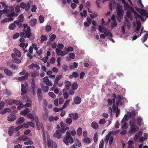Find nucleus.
<instances>
[{
    "label": "nucleus",
    "instance_id": "nucleus-1",
    "mask_svg": "<svg viewBox=\"0 0 148 148\" xmlns=\"http://www.w3.org/2000/svg\"><path fill=\"white\" fill-rule=\"evenodd\" d=\"M66 136L64 138L63 141L67 145L69 142L70 143H72L73 142V140L72 137L71 136V134L72 136H74V130H72L71 131H68L66 133Z\"/></svg>",
    "mask_w": 148,
    "mask_h": 148
},
{
    "label": "nucleus",
    "instance_id": "nucleus-2",
    "mask_svg": "<svg viewBox=\"0 0 148 148\" xmlns=\"http://www.w3.org/2000/svg\"><path fill=\"white\" fill-rule=\"evenodd\" d=\"M23 26L24 29L23 32L21 33L22 36L25 38H30L31 35L30 27L27 24H24Z\"/></svg>",
    "mask_w": 148,
    "mask_h": 148
},
{
    "label": "nucleus",
    "instance_id": "nucleus-3",
    "mask_svg": "<svg viewBox=\"0 0 148 148\" xmlns=\"http://www.w3.org/2000/svg\"><path fill=\"white\" fill-rule=\"evenodd\" d=\"M21 127H17L14 128V127H12L10 128L8 131V133L9 135L10 136H11L13 133H15V131H18L21 128Z\"/></svg>",
    "mask_w": 148,
    "mask_h": 148
},
{
    "label": "nucleus",
    "instance_id": "nucleus-4",
    "mask_svg": "<svg viewBox=\"0 0 148 148\" xmlns=\"http://www.w3.org/2000/svg\"><path fill=\"white\" fill-rule=\"evenodd\" d=\"M18 14H16L14 12H13L11 13H8L7 14L6 16L8 17H10L8 18V21H13L14 19L13 17L14 16H17Z\"/></svg>",
    "mask_w": 148,
    "mask_h": 148
},
{
    "label": "nucleus",
    "instance_id": "nucleus-5",
    "mask_svg": "<svg viewBox=\"0 0 148 148\" xmlns=\"http://www.w3.org/2000/svg\"><path fill=\"white\" fill-rule=\"evenodd\" d=\"M56 51L58 56H63L66 54V53L65 52L64 49L63 51L59 49L58 48H56Z\"/></svg>",
    "mask_w": 148,
    "mask_h": 148
},
{
    "label": "nucleus",
    "instance_id": "nucleus-6",
    "mask_svg": "<svg viewBox=\"0 0 148 148\" xmlns=\"http://www.w3.org/2000/svg\"><path fill=\"white\" fill-rule=\"evenodd\" d=\"M43 81L46 85L49 86H51L53 84L52 83L49 81L47 76H46L43 78Z\"/></svg>",
    "mask_w": 148,
    "mask_h": 148
},
{
    "label": "nucleus",
    "instance_id": "nucleus-7",
    "mask_svg": "<svg viewBox=\"0 0 148 148\" xmlns=\"http://www.w3.org/2000/svg\"><path fill=\"white\" fill-rule=\"evenodd\" d=\"M28 86V84H26V85L22 84H21V91L22 92L21 94L23 95L26 93V87Z\"/></svg>",
    "mask_w": 148,
    "mask_h": 148
},
{
    "label": "nucleus",
    "instance_id": "nucleus-8",
    "mask_svg": "<svg viewBox=\"0 0 148 148\" xmlns=\"http://www.w3.org/2000/svg\"><path fill=\"white\" fill-rule=\"evenodd\" d=\"M28 67L29 69H33L34 67H35L37 70H39L40 69V67L38 64L34 63H32L29 65Z\"/></svg>",
    "mask_w": 148,
    "mask_h": 148
},
{
    "label": "nucleus",
    "instance_id": "nucleus-9",
    "mask_svg": "<svg viewBox=\"0 0 148 148\" xmlns=\"http://www.w3.org/2000/svg\"><path fill=\"white\" fill-rule=\"evenodd\" d=\"M61 133L60 130H57L56 132L54 134L53 136L55 137H56L58 139H60L61 138L62 136V134Z\"/></svg>",
    "mask_w": 148,
    "mask_h": 148
},
{
    "label": "nucleus",
    "instance_id": "nucleus-10",
    "mask_svg": "<svg viewBox=\"0 0 148 148\" xmlns=\"http://www.w3.org/2000/svg\"><path fill=\"white\" fill-rule=\"evenodd\" d=\"M37 23V20L36 18L31 20L29 22V24L32 27L35 26Z\"/></svg>",
    "mask_w": 148,
    "mask_h": 148
},
{
    "label": "nucleus",
    "instance_id": "nucleus-11",
    "mask_svg": "<svg viewBox=\"0 0 148 148\" xmlns=\"http://www.w3.org/2000/svg\"><path fill=\"white\" fill-rule=\"evenodd\" d=\"M49 144H47L49 148H56V143L53 141L52 140H51Z\"/></svg>",
    "mask_w": 148,
    "mask_h": 148
},
{
    "label": "nucleus",
    "instance_id": "nucleus-12",
    "mask_svg": "<svg viewBox=\"0 0 148 148\" xmlns=\"http://www.w3.org/2000/svg\"><path fill=\"white\" fill-rule=\"evenodd\" d=\"M16 119V116L15 115L10 114L8 116V120L9 121H13Z\"/></svg>",
    "mask_w": 148,
    "mask_h": 148
},
{
    "label": "nucleus",
    "instance_id": "nucleus-13",
    "mask_svg": "<svg viewBox=\"0 0 148 148\" xmlns=\"http://www.w3.org/2000/svg\"><path fill=\"white\" fill-rule=\"evenodd\" d=\"M31 76L33 77H36L39 75V71H34L30 73Z\"/></svg>",
    "mask_w": 148,
    "mask_h": 148
},
{
    "label": "nucleus",
    "instance_id": "nucleus-14",
    "mask_svg": "<svg viewBox=\"0 0 148 148\" xmlns=\"http://www.w3.org/2000/svg\"><path fill=\"white\" fill-rule=\"evenodd\" d=\"M14 51L17 57L18 58H20L21 57V54L19 50L15 48L14 49Z\"/></svg>",
    "mask_w": 148,
    "mask_h": 148
},
{
    "label": "nucleus",
    "instance_id": "nucleus-15",
    "mask_svg": "<svg viewBox=\"0 0 148 148\" xmlns=\"http://www.w3.org/2000/svg\"><path fill=\"white\" fill-rule=\"evenodd\" d=\"M5 74L7 76H11L13 75V73L10 70L5 69L4 70Z\"/></svg>",
    "mask_w": 148,
    "mask_h": 148
},
{
    "label": "nucleus",
    "instance_id": "nucleus-16",
    "mask_svg": "<svg viewBox=\"0 0 148 148\" xmlns=\"http://www.w3.org/2000/svg\"><path fill=\"white\" fill-rule=\"evenodd\" d=\"M28 139V138L27 136H25V135H22L21 136L19 137L18 138V140L20 141L23 140V141H26Z\"/></svg>",
    "mask_w": 148,
    "mask_h": 148
},
{
    "label": "nucleus",
    "instance_id": "nucleus-17",
    "mask_svg": "<svg viewBox=\"0 0 148 148\" xmlns=\"http://www.w3.org/2000/svg\"><path fill=\"white\" fill-rule=\"evenodd\" d=\"M29 109L26 108L25 110L21 112V114L22 115H25L29 112Z\"/></svg>",
    "mask_w": 148,
    "mask_h": 148
},
{
    "label": "nucleus",
    "instance_id": "nucleus-18",
    "mask_svg": "<svg viewBox=\"0 0 148 148\" xmlns=\"http://www.w3.org/2000/svg\"><path fill=\"white\" fill-rule=\"evenodd\" d=\"M28 77V73H27L25 76L18 78L17 79L19 81H22L27 79Z\"/></svg>",
    "mask_w": 148,
    "mask_h": 148
},
{
    "label": "nucleus",
    "instance_id": "nucleus-19",
    "mask_svg": "<svg viewBox=\"0 0 148 148\" xmlns=\"http://www.w3.org/2000/svg\"><path fill=\"white\" fill-rule=\"evenodd\" d=\"M65 87L66 89L69 90V87L71 85V83L69 81H65Z\"/></svg>",
    "mask_w": 148,
    "mask_h": 148
},
{
    "label": "nucleus",
    "instance_id": "nucleus-20",
    "mask_svg": "<svg viewBox=\"0 0 148 148\" xmlns=\"http://www.w3.org/2000/svg\"><path fill=\"white\" fill-rule=\"evenodd\" d=\"M29 139H28V140L27 141L25 142L24 143V144L25 145H32L34 144V142L30 140V138H28Z\"/></svg>",
    "mask_w": 148,
    "mask_h": 148
},
{
    "label": "nucleus",
    "instance_id": "nucleus-21",
    "mask_svg": "<svg viewBox=\"0 0 148 148\" xmlns=\"http://www.w3.org/2000/svg\"><path fill=\"white\" fill-rule=\"evenodd\" d=\"M41 88L44 92H47L48 91L49 87L46 86L41 85Z\"/></svg>",
    "mask_w": 148,
    "mask_h": 148
},
{
    "label": "nucleus",
    "instance_id": "nucleus-22",
    "mask_svg": "<svg viewBox=\"0 0 148 148\" xmlns=\"http://www.w3.org/2000/svg\"><path fill=\"white\" fill-rule=\"evenodd\" d=\"M64 50L65 52L66 53V54L70 51H73V48L71 47H65L64 48Z\"/></svg>",
    "mask_w": 148,
    "mask_h": 148
},
{
    "label": "nucleus",
    "instance_id": "nucleus-23",
    "mask_svg": "<svg viewBox=\"0 0 148 148\" xmlns=\"http://www.w3.org/2000/svg\"><path fill=\"white\" fill-rule=\"evenodd\" d=\"M40 42L41 43H42L44 41H46L47 40V37L44 35H42L41 37Z\"/></svg>",
    "mask_w": 148,
    "mask_h": 148
},
{
    "label": "nucleus",
    "instance_id": "nucleus-24",
    "mask_svg": "<svg viewBox=\"0 0 148 148\" xmlns=\"http://www.w3.org/2000/svg\"><path fill=\"white\" fill-rule=\"evenodd\" d=\"M4 7V9L3 10H2V11H3V13L8 14V12L10 11L8 9V5H5Z\"/></svg>",
    "mask_w": 148,
    "mask_h": 148
},
{
    "label": "nucleus",
    "instance_id": "nucleus-25",
    "mask_svg": "<svg viewBox=\"0 0 148 148\" xmlns=\"http://www.w3.org/2000/svg\"><path fill=\"white\" fill-rule=\"evenodd\" d=\"M24 121V119L23 117H21L19 118L16 121V123L17 124H20L23 122Z\"/></svg>",
    "mask_w": 148,
    "mask_h": 148
},
{
    "label": "nucleus",
    "instance_id": "nucleus-26",
    "mask_svg": "<svg viewBox=\"0 0 148 148\" xmlns=\"http://www.w3.org/2000/svg\"><path fill=\"white\" fill-rule=\"evenodd\" d=\"M16 27V25L14 23L10 24L9 26V28L10 29L14 30Z\"/></svg>",
    "mask_w": 148,
    "mask_h": 148
},
{
    "label": "nucleus",
    "instance_id": "nucleus-27",
    "mask_svg": "<svg viewBox=\"0 0 148 148\" xmlns=\"http://www.w3.org/2000/svg\"><path fill=\"white\" fill-rule=\"evenodd\" d=\"M10 66L13 70H16L18 69V67L12 63H10L9 64Z\"/></svg>",
    "mask_w": 148,
    "mask_h": 148
},
{
    "label": "nucleus",
    "instance_id": "nucleus-28",
    "mask_svg": "<svg viewBox=\"0 0 148 148\" xmlns=\"http://www.w3.org/2000/svg\"><path fill=\"white\" fill-rule=\"evenodd\" d=\"M12 61L14 63L17 64H19L21 62V60L20 59L17 58V57L16 58L13 59Z\"/></svg>",
    "mask_w": 148,
    "mask_h": 148
},
{
    "label": "nucleus",
    "instance_id": "nucleus-29",
    "mask_svg": "<svg viewBox=\"0 0 148 148\" xmlns=\"http://www.w3.org/2000/svg\"><path fill=\"white\" fill-rule=\"evenodd\" d=\"M51 35H50L49 40L51 41H53L56 38V36L54 34H53L51 36Z\"/></svg>",
    "mask_w": 148,
    "mask_h": 148
},
{
    "label": "nucleus",
    "instance_id": "nucleus-30",
    "mask_svg": "<svg viewBox=\"0 0 148 148\" xmlns=\"http://www.w3.org/2000/svg\"><path fill=\"white\" fill-rule=\"evenodd\" d=\"M18 20L21 22H23L24 21V17L22 14H21L18 17Z\"/></svg>",
    "mask_w": 148,
    "mask_h": 148
},
{
    "label": "nucleus",
    "instance_id": "nucleus-31",
    "mask_svg": "<svg viewBox=\"0 0 148 148\" xmlns=\"http://www.w3.org/2000/svg\"><path fill=\"white\" fill-rule=\"evenodd\" d=\"M14 103L17 105H21L23 104L21 101L18 100H14Z\"/></svg>",
    "mask_w": 148,
    "mask_h": 148
},
{
    "label": "nucleus",
    "instance_id": "nucleus-32",
    "mask_svg": "<svg viewBox=\"0 0 148 148\" xmlns=\"http://www.w3.org/2000/svg\"><path fill=\"white\" fill-rule=\"evenodd\" d=\"M41 129L42 130V131L43 132V140L45 142H46L45 135V132L44 131V127L42 125H41Z\"/></svg>",
    "mask_w": 148,
    "mask_h": 148
},
{
    "label": "nucleus",
    "instance_id": "nucleus-33",
    "mask_svg": "<svg viewBox=\"0 0 148 148\" xmlns=\"http://www.w3.org/2000/svg\"><path fill=\"white\" fill-rule=\"evenodd\" d=\"M39 20L40 23H42L44 22V17L42 15H40L39 17Z\"/></svg>",
    "mask_w": 148,
    "mask_h": 148
},
{
    "label": "nucleus",
    "instance_id": "nucleus-34",
    "mask_svg": "<svg viewBox=\"0 0 148 148\" xmlns=\"http://www.w3.org/2000/svg\"><path fill=\"white\" fill-rule=\"evenodd\" d=\"M72 90H70L69 91V94L70 95H72L74 93L73 90L74 89V83H73L72 85Z\"/></svg>",
    "mask_w": 148,
    "mask_h": 148
},
{
    "label": "nucleus",
    "instance_id": "nucleus-35",
    "mask_svg": "<svg viewBox=\"0 0 148 148\" xmlns=\"http://www.w3.org/2000/svg\"><path fill=\"white\" fill-rule=\"evenodd\" d=\"M48 95L49 96L53 99H55L56 98V95L53 92H49L48 93Z\"/></svg>",
    "mask_w": 148,
    "mask_h": 148
},
{
    "label": "nucleus",
    "instance_id": "nucleus-36",
    "mask_svg": "<svg viewBox=\"0 0 148 148\" xmlns=\"http://www.w3.org/2000/svg\"><path fill=\"white\" fill-rule=\"evenodd\" d=\"M72 120L71 118L67 119L66 120V122L68 124H70L72 122Z\"/></svg>",
    "mask_w": 148,
    "mask_h": 148
},
{
    "label": "nucleus",
    "instance_id": "nucleus-37",
    "mask_svg": "<svg viewBox=\"0 0 148 148\" xmlns=\"http://www.w3.org/2000/svg\"><path fill=\"white\" fill-rule=\"evenodd\" d=\"M14 23L16 24L17 25L19 26V27H21L22 25V22H21L19 20H16L14 21Z\"/></svg>",
    "mask_w": 148,
    "mask_h": 148
},
{
    "label": "nucleus",
    "instance_id": "nucleus-38",
    "mask_svg": "<svg viewBox=\"0 0 148 148\" xmlns=\"http://www.w3.org/2000/svg\"><path fill=\"white\" fill-rule=\"evenodd\" d=\"M62 60V58L61 57H58L57 59V61L58 62V66H60L61 65L60 62Z\"/></svg>",
    "mask_w": 148,
    "mask_h": 148
},
{
    "label": "nucleus",
    "instance_id": "nucleus-39",
    "mask_svg": "<svg viewBox=\"0 0 148 148\" xmlns=\"http://www.w3.org/2000/svg\"><path fill=\"white\" fill-rule=\"evenodd\" d=\"M27 116L29 118L31 119H34L35 118V116L31 114H29L27 115Z\"/></svg>",
    "mask_w": 148,
    "mask_h": 148
},
{
    "label": "nucleus",
    "instance_id": "nucleus-40",
    "mask_svg": "<svg viewBox=\"0 0 148 148\" xmlns=\"http://www.w3.org/2000/svg\"><path fill=\"white\" fill-rule=\"evenodd\" d=\"M57 47L59 49H62L64 47V45L61 43L58 44L57 45Z\"/></svg>",
    "mask_w": 148,
    "mask_h": 148
},
{
    "label": "nucleus",
    "instance_id": "nucleus-41",
    "mask_svg": "<svg viewBox=\"0 0 148 148\" xmlns=\"http://www.w3.org/2000/svg\"><path fill=\"white\" fill-rule=\"evenodd\" d=\"M51 27L50 25H47L45 28L46 31L49 32L51 30Z\"/></svg>",
    "mask_w": 148,
    "mask_h": 148
},
{
    "label": "nucleus",
    "instance_id": "nucleus-42",
    "mask_svg": "<svg viewBox=\"0 0 148 148\" xmlns=\"http://www.w3.org/2000/svg\"><path fill=\"white\" fill-rule=\"evenodd\" d=\"M69 100H67L66 101L64 104L63 106V107L64 108H66L67 106L69 104Z\"/></svg>",
    "mask_w": 148,
    "mask_h": 148
},
{
    "label": "nucleus",
    "instance_id": "nucleus-43",
    "mask_svg": "<svg viewBox=\"0 0 148 148\" xmlns=\"http://www.w3.org/2000/svg\"><path fill=\"white\" fill-rule=\"evenodd\" d=\"M18 127H21V128H24L25 127L28 128L29 127V124L28 123L24 124L22 125L19 126Z\"/></svg>",
    "mask_w": 148,
    "mask_h": 148
},
{
    "label": "nucleus",
    "instance_id": "nucleus-44",
    "mask_svg": "<svg viewBox=\"0 0 148 148\" xmlns=\"http://www.w3.org/2000/svg\"><path fill=\"white\" fill-rule=\"evenodd\" d=\"M15 10L16 12H18L20 11V6L18 5H17L15 8Z\"/></svg>",
    "mask_w": 148,
    "mask_h": 148
},
{
    "label": "nucleus",
    "instance_id": "nucleus-45",
    "mask_svg": "<svg viewBox=\"0 0 148 148\" xmlns=\"http://www.w3.org/2000/svg\"><path fill=\"white\" fill-rule=\"evenodd\" d=\"M36 9L37 8L36 6L35 5H34L32 7L31 10L32 12H35L36 11Z\"/></svg>",
    "mask_w": 148,
    "mask_h": 148
},
{
    "label": "nucleus",
    "instance_id": "nucleus-46",
    "mask_svg": "<svg viewBox=\"0 0 148 148\" xmlns=\"http://www.w3.org/2000/svg\"><path fill=\"white\" fill-rule=\"evenodd\" d=\"M20 6L21 8L24 9L25 8L26 5L24 3L22 2L20 4Z\"/></svg>",
    "mask_w": 148,
    "mask_h": 148
},
{
    "label": "nucleus",
    "instance_id": "nucleus-47",
    "mask_svg": "<svg viewBox=\"0 0 148 148\" xmlns=\"http://www.w3.org/2000/svg\"><path fill=\"white\" fill-rule=\"evenodd\" d=\"M19 33H17L15 34L13 36V39H16L19 36Z\"/></svg>",
    "mask_w": 148,
    "mask_h": 148
},
{
    "label": "nucleus",
    "instance_id": "nucleus-48",
    "mask_svg": "<svg viewBox=\"0 0 148 148\" xmlns=\"http://www.w3.org/2000/svg\"><path fill=\"white\" fill-rule=\"evenodd\" d=\"M63 95L64 97V98L65 99H67L69 97V95L67 92H64L63 93Z\"/></svg>",
    "mask_w": 148,
    "mask_h": 148
},
{
    "label": "nucleus",
    "instance_id": "nucleus-49",
    "mask_svg": "<svg viewBox=\"0 0 148 148\" xmlns=\"http://www.w3.org/2000/svg\"><path fill=\"white\" fill-rule=\"evenodd\" d=\"M32 53H28L27 54V56L30 60L32 59L33 58V57L32 56Z\"/></svg>",
    "mask_w": 148,
    "mask_h": 148
},
{
    "label": "nucleus",
    "instance_id": "nucleus-50",
    "mask_svg": "<svg viewBox=\"0 0 148 148\" xmlns=\"http://www.w3.org/2000/svg\"><path fill=\"white\" fill-rule=\"evenodd\" d=\"M4 106V103L3 101L0 102V110L3 108Z\"/></svg>",
    "mask_w": 148,
    "mask_h": 148
},
{
    "label": "nucleus",
    "instance_id": "nucleus-51",
    "mask_svg": "<svg viewBox=\"0 0 148 148\" xmlns=\"http://www.w3.org/2000/svg\"><path fill=\"white\" fill-rule=\"evenodd\" d=\"M63 76L62 75H60L58 77H57L55 79L56 81H58L60 79H61Z\"/></svg>",
    "mask_w": 148,
    "mask_h": 148
},
{
    "label": "nucleus",
    "instance_id": "nucleus-52",
    "mask_svg": "<svg viewBox=\"0 0 148 148\" xmlns=\"http://www.w3.org/2000/svg\"><path fill=\"white\" fill-rule=\"evenodd\" d=\"M69 56L70 58L73 59H74V53H70L69 54Z\"/></svg>",
    "mask_w": 148,
    "mask_h": 148
},
{
    "label": "nucleus",
    "instance_id": "nucleus-53",
    "mask_svg": "<svg viewBox=\"0 0 148 148\" xmlns=\"http://www.w3.org/2000/svg\"><path fill=\"white\" fill-rule=\"evenodd\" d=\"M50 122L53 121L54 120V118L53 116H49L48 118Z\"/></svg>",
    "mask_w": 148,
    "mask_h": 148
},
{
    "label": "nucleus",
    "instance_id": "nucleus-54",
    "mask_svg": "<svg viewBox=\"0 0 148 148\" xmlns=\"http://www.w3.org/2000/svg\"><path fill=\"white\" fill-rule=\"evenodd\" d=\"M37 95L42 94V91L40 88H38L37 91Z\"/></svg>",
    "mask_w": 148,
    "mask_h": 148
},
{
    "label": "nucleus",
    "instance_id": "nucleus-55",
    "mask_svg": "<svg viewBox=\"0 0 148 148\" xmlns=\"http://www.w3.org/2000/svg\"><path fill=\"white\" fill-rule=\"evenodd\" d=\"M47 144H49L50 143V141L51 140L50 139V136L48 134V133H47Z\"/></svg>",
    "mask_w": 148,
    "mask_h": 148
},
{
    "label": "nucleus",
    "instance_id": "nucleus-56",
    "mask_svg": "<svg viewBox=\"0 0 148 148\" xmlns=\"http://www.w3.org/2000/svg\"><path fill=\"white\" fill-rule=\"evenodd\" d=\"M32 46L33 47L36 51H38V48L37 47V45L34 43L32 44Z\"/></svg>",
    "mask_w": 148,
    "mask_h": 148
},
{
    "label": "nucleus",
    "instance_id": "nucleus-57",
    "mask_svg": "<svg viewBox=\"0 0 148 148\" xmlns=\"http://www.w3.org/2000/svg\"><path fill=\"white\" fill-rule=\"evenodd\" d=\"M54 103L56 106H58V99H55L54 101Z\"/></svg>",
    "mask_w": 148,
    "mask_h": 148
},
{
    "label": "nucleus",
    "instance_id": "nucleus-58",
    "mask_svg": "<svg viewBox=\"0 0 148 148\" xmlns=\"http://www.w3.org/2000/svg\"><path fill=\"white\" fill-rule=\"evenodd\" d=\"M56 59L54 57H52L51 58L50 61V62L52 64H53L55 61Z\"/></svg>",
    "mask_w": 148,
    "mask_h": 148
},
{
    "label": "nucleus",
    "instance_id": "nucleus-59",
    "mask_svg": "<svg viewBox=\"0 0 148 148\" xmlns=\"http://www.w3.org/2000/svg\"><path fill=\"white\" fill-rule=\"evenodd\" d=\"M64 102V100L62 98H60L59 99V103L60 104H62Z\"/></svg>",
    "mask_w": 148,
    "mask_h": 148
},
{
    "label": "nucleus",
    "instance_id": "nucleus-60",
    "mask_svg": "<svg viewBox=\"0 0 148 148\" xmlns=\"http://www.w3.org/2000/svg\"><path fill=\"white\" fill-rule=\"evenodd\" d=\"M32 90L33 95H36V88H32Z\"/></svg>",
    "mask_w": 148,
    "mask_h": 148
},
{
    "label": "nucleus",
    "instance_id": "nucleus-61",
    "mask_svg": "<svg viewBox=\"0 0 148 148\" xmlns=\"http://www.w3.org/2000/svg\"><path fill=\"white\" fill-rule=\"evenodd\" d=\"M52 71L54 72L57 73L58 72V70L56 67H54L52 69Z\"/></svg>",
    "mask_w": 148,
    "mask_h": 148
},
{
    "label": "nucleus",
    "instance_id": "nucleus-62",
    "mask_svg": "<svg viewBox=\"0 0 148 148\" xmlns=\"http://www.w3.org/2000/svg\"><path fill=\"white\" fill-rule=\"evenodd\" d=\"M38 99L40 101H41L42 99V94L37 95Z\"/></svg>",
    "mask_w": 148,
    "mask_h": 148
},
{
    "label": "nucleus",
    "instance_id": "nucleus-63",
    "mask_svg": "<svg viewBox=\"0 0 148 148\" xmlns=\"http://www.w3.org/2000/svg\"><path fill=\"white\" fill-rule=\"evenodd\" d=\"M62 68L63 70L66 71L67 70V66L66 65H64L62 66Z\"/></svg>",
    "mask_w": 148,
    "mask_h": 148
},
{
    "label": "nucleus",
    "instance_id": "nucleus-64",
    "mask_svg": "<svg viewBox=\"0 0 148 148\" xmlns=\"http://www.w3.org/2000/svg\"><path fill=\"white\" fill-rule=\"evenodd\" d=\"M22 146L20 144L14 146V148H21Z\"/></svg>",
    "mask_w": 148,
    "mask_h": 148
}]
</instances>
